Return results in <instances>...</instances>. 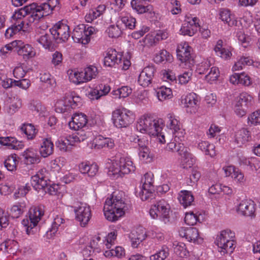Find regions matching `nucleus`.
<instances>
[{"mask_svg": "<svg viewBox=\"0 0 260 260\" xmlns=\"http://www.w3.org/2000/svg\"><path fill=\"white\" fill-rule=\"evenodd\" d=\"M123 194V192L115 191L110 198L106 199L103 210L106 218L109 221L114 222L117 220L128 210Z\"/></svg>", "mask_w": 260, "mask_h": 260, "instance_id": "1", "label": "nucleus"}, {"mask_svg": "<svg viewBox=\"0 0 260 260\" xmlns=\"http://www.w3.org/2000/svg\"><path fill=\"white\" fill-rule=\"evenodd\" d=\"M22 12L30 23L36 20H39L44 16H48L51 13L53 9L50 7L49 4L47 2L37 6L35 3L20 8Z\"/></svg>", "mask_w": 260, "mask_h": 260, "instance_id": "2", "label": "nucleus"}, {"mask_svg": "<svg viewBox=\"0 0 260 260\" xmlns=\"http://www.w3.org/2000/svg\"><path fill=\"white\" fill-rule=\"evenodd\" d=\"M136 167L130 158L120 157L116 158L112 163L109 168V175L114 178L122 177L125 174L134 172Z\"/></svg>", "mask_w": 260, "mask_h": 260, "instance_id": "3", "label": "nucleus"}, {"mask_svg": "<svg viewBox=\"0 0 260 260\" xmlns=\"http://www.w3.org/2000/svg\"><path fill=\"white\" fill-rule=\"evenodd\" d=\"M20 9L16 11L12 16L11 27H9L5 32V36L6 38H10L13 35L17 32L23 30L27 31L30 23L24 15Z\"/></svg>", "mask_w": 260, "mask_h": 260, "instance_id": "4", "label": "nucleus"}, {"mask_svg": "<svg viewBox=\"0 0 260 260\" xmlns=\"http://www.w3.org/2000/svg\"><path fill=\"white\" fill-rule=\"evenodd\" d=\"M136 128L140 132L152 136H158L161 130L158 120L147 115H143L139 118Z\"/></svg>", "mask_w": 260, "mask_h": 260, "instance_id": "5", "label": "nucleus"}, {"mask_svg": "<svg viewBox=\"0 0 260 260\" xmlns=\"http://www.w3.org/2000/svg\"><path fill=\"white\" fill-rule=\"evenodd\" d=\"M44 214V206L40 205L32 207L29 211V216L23 219L21 222L24 230L27 235L33 234L39 221Z\"/></svg>", "mask_w": 260, "mask_h": 260, "instance_id": "6", "label": "nucleus"}, {"mask_svg": "<svg viewBox=\"0 0 260 260\" xmlns=\"http://www.w3.org/2000/svg\"><path fill=\"white\" fill-rule=\"evenodd\" d=\"M235 233L227 229L222 231L216 239V244L221 255L226 253H232L235 248V242L233 240Z\"/></svg>", "mask_w": 260, "mask_h": 260, "instance_id": "7", "label": "nucleus"}, {"mask_svg": "<svg viewBox=\"0 0 260 260\" xmlns=\"http://www.w3.org/2000/svg\"><path fill=\"white\" fill-rule=\"evenodd\" d=\"M170 210L169 204L165 200H161L151 206L149 214L153 219H159L166 223L169 221Z\"/></svg>", "mask_w": 260, "mask_h": 260, "instance_id": "8", "label": "nucleus"}, {"mask_svg": "<svg viewBox=\"0 0 260 260\" xmlns=\"http://www.w3.org/2000/svg\"><path fill=\"white\" fill-rule=\"evenodd\" d=\"M112 119L116 127H126L133 122L134 115L132 112L125 109H117L112 112Z\"/></svg>", "mask_w": 260, "mask_h": 260, "instance_id": "9", "label": "nucleus"}, {"mask_svg": "<svg viewBox=\"0 0 260 260\" xmlns=\"http://www.w3.org/2000/svg\"><path fill=\"white\" fill-rule=\"evenodd\" d=\"M98 74L96 67L89 66L80 72H74L70 73V79L73 82L79 84L81 83L87 82L95 78Z\"/></svg>", "mask_w": 260, "mask_h": 260, "instance_id": "10", "label": "nucleus"}, {"mask_svg": "<svg viewBox=\"0 0 260 260\" xmlns=\"http://www.w3.org/2000/svg\"><path fill=\"white\" fill-rule=\"evenodd\" d=\"M95 31L92 26H86L83 24L76 26L73 31L72 38L74 42L85 45L89 43L90 36Z\"/></svg>", "mask_w": 260, "mask_h": 260, "instance_id": "11", "label": "nucleus"}, {"mask_svg": "<svg viewBox=\"0 0 260 260\" xmlns=\"http://www.w3.org/2000/svg\"><path fill=\"white\" fill-rule=\"evenodd\" d=\"M179 141H181L177 138L176 141L174 139V141L168 143L166 150L178 152L183 159V162L186 164V167L190 168L194 162V159L190 157V154L187 152L186 148Z\"/></svg>", "mask_w": 260, "mask_h": 260, "instance_id": "12", "label": "nucleus"}, {"mask_svg": "<svg viewBox=\"0 0 260 260\" xmlns=\"http://www.w3.org/2000/svg\"><path fill=\"white\" fill-rule=\"evenodd\" d=\"M253 98L247 92H242L235 100L234 111L240 117L245 115L246 108L252 104Z\"/></svg>", "mask_w": 260, "mask_h": 260, "instance_id": "13", "label": "nucleus"}, {"mask_svg": "<svg viewBox=\"0 0 260 260\" xmlns=\"http://www.w3.org/2000/svg\"><path fill=\"white\" fill-rule=\"evenodd\" d=\"M75 214V219L81 226H85L91 217L90 207L84 203H79L77 206H73Z\"/></svg>", "mask_w": 260, "mask_h": 260, "instance_id": "14", "label": "nucleus"}, {"mask_svg": "<svg viewBox=\"0 0 260 260\" xmlns=\"http://www.w3.org/2000/svg\"><path fill=\"white\" fill-rule=\"evenodd\" d=\"M166 119L167 127L172 131L175 140L176 141V139L178 138L182 141L185 132L182 129V124L178 117L173 113H169L167 115Z\"/></svg>", "mask_w": 260, "mask_h": 260, "instance_id": "15", "label": "nucleus"}, {"mask_svg": "<svg viewBox=\"0 0 260 260\" xmlns=\"http://www.w3.org/2000/svg\"><path fill=\"white\" fill-rule=\"evenodd\" d=\"M50 32L57 43L66 42L70 37L69 26L58 22L50 29Z\"/></svg>", "mask_w": 260, "mask_h": 260, "instance_id": "16", "label": "nucleus"}, {"mask_svg": "<svg viewBox=\"0 0 260 260\" xmlns=\"http://www.w3.org/2000/svg\"><path fill=\"white\" fill-rule=\"evenodd\" d=\"M199 21V19L196 17L186 16L180 29V34L184 36H193L200 27Z\"/></svg>", "mask_w": 260, "mask_h": 260, "instance_id": "17", "label": "nucleus"}, {"mask_svg": "<svg viewBox=\"0 0 260 260\" xmlns=\"http://www.w3.org/2000/svg\"><path fill=\"white\" fill-rule=\"evenodd\" d=\"M12 45L16 47L18 55L22 56L24 60L32 58L35 55V52L33 48L28 44H24L21 40H16L13 42Z\"/></svg>", "mask_w": 260, "mask_h": 260, "instance_id": "18", "label": "nucleus"}, {"mask_svg": "<svg viewBox=\"0 0 260 260\" xmlns=\"http://www.w3.org/2000/svg\"><path fill=\"white\" fill-rule=\"evenodd\" d=\"M256 205L254 202L250 200H244L239 203L237 212L242 215L253 217L255 214Z\"/></svg>", "mask_w": 260, "mask_h": 260, "instance_id": "19", "label": "nucleus"}, {"mask_svg": "<svg viewBox=\"0 0 260 260\" xmlns=\"http://www.w3.org/2000/svg\"><path fill=\"white\" fill-rule=\"evenodd\" d=\"M46 174H47L46 170H41L35 175L31 177V185L38 192L42 191L47 185L48 178L46 176Z\"/></svg>", "mask_w": 260, "mask_h": 260, "instance_id": "20", "label": "nucleus"}, {"mask_svg": "<svg viewBox=\"0 0 260 260\" xmlns=\"http://www.w3.org/2000/svg\"><path fill=\"white\" fill-rule=\"evenodd\" d=\"M155 70L153 66H148L144 68L138 77V82L143 87H147L151 83Z\"/></svg>", "mask_w": 260, "mask_h": 260, "instance_id": "21", "label": "nucleus"}, {"mask_svg": "<svg viewBox=\"0 0 260 260\" xmlns=\"http://www.w3.org/2000/svg\"><path fill=\"white\" fill-rule=\"evenodd\" d=\"M146 232L142 228H138L133 230L129 235L132 246L134 248L138 247V245L145 239Z\"/></svg>", "mask_w": 260, "mask_h": 260, "instance_id": "22", "label": "nucleus"}, {"mask_svg": "<svg viewBox=\"0 0 260 260\" xmlns=\"http://www.w3.org/2000/svg\"><path fill=\"white\" fill-rule=\"evenodd\" d=\"M87 122L86 116L82 113H77L72 117V120L69 122V126L72 129L79 131L84 128Z\"/></svg>", "mask_w": 260, "mask_h": 260, "instance_id": "23", "label": "nucleus"}, {"mask_svg": "<svg viewBox=\"0 0 260 260\" xmlns=\"http://www.w3.org/2000/svg\"><path fill=\"white\" fill-rule=\"evenodd\" d=\"M110 90V87L107 84H100L92 89L88 93L91 100H98L101 96L107 95Z\"/></svg>", "mask_w": 260, "mask_h": 260, "instance_id": "24", "label": "nucleus"}, {"mask_svg": "<svg viewBox=\"0 0 260 260\" xmlns=\"http://www.w3.org/2000/svg\"><path fill=\"white\" fill-rule=\"evenodd\" d=\"M191 48L187 44H180L176 50L178 59L182 62H186L191 58Z\"/></svg>", "mask_w": 260, "mask_h": 260, "instance_id": "25", "label": "nucleus"}, {"mask_svg": "<svg viewBox=\"0 0 260 260\" xmlns=\"http://www.w3.org/2000/svg\"><path fill=\"white\" fill-rule=\"evenodd\" d=\"M77 106L73 97L58 100L55 105V110L58 113H64L69 108H74Z\"/></svg>", "mask_w": 260, "mask_h": 260, "instance_id": "26", "label": "nucleus"}, {"mask_svg": "<svg viewBox=\"0 0 260 260\" xmlns=\"http://www.w3.org/2000/svg\"><path fill=\"white\" fill-rule=\"evenodd\" d=\"M121 55L115 50H108L104 59L105 66L112 67L121 62Z\"/></svg>", "mask_w": 260, "mask_h": 260, "instance_id": "27", "label": "nucleus"}, {"mask_svg": "<svg viewBox=\"0 0 260 260\" xmlns=\"http://www.w3.org/2000/svg\"><path fill=\"white\" fill-rule=\"evenodd\" d=\"M78 168L81 174L87 175L90 177L94 176L98 171V166L96 164H90L88 162H81L79 164Z\"/></svg>", "mask_w": 260, "mask_h": 260, "instance_id": "28", "label": "nucleus"}, {"mask_svg": "<svg viewBox=\"0 0 260 260\" xmlns=\"http://www.w3.org/2000/svg\"><path fill=\"white\" fill-rule=\"evenodd\" d=\"M250 133L247 128H242L237 131L235 133V142L239 147L248 142L250 140Z\"/></svg>", "mask_w": 260, "mask_h": 260, "instance_id": "29", "label": "nucleus"}, {"mask_svg": "<svg viewBox=\"0 0 260 260\" xmlns=\"http://www.w3.org/2000/svg\"><path fill=\"white\" fill-rule=\"evenodd\" d=\"M220 18L230 26H237L238 21L228 9H221L219 12Z\"/></svg>", "mask_w": 260, "mask_h": 260, "instance_id": "30", "label": "nucleus"}, {"mask_svg": "<svg viewBox=\"0 0 260 260\" xmlns=\"http://www.w3.org/2000/svg\"><path fill=\"white\" fill-rule=\"evenodd\" d=\"M129 141L131 145L140 150L148 145V140L145 137H141L136 135L130 136Z\"/></svg>", "mask_w": 260, "mask_h": 260, "instance_id": "31", "label": "nucleus"}, {"mask_svg": "<svg viewBox=\"0 0 260 260\" xmlns=\"http://www.w3.org/2000/svg\"><path fill=\"white\" fill-rule=\"evenodd\" d=\"M22 156L27 165L39 163L40 161V156L37 151L33 149H27L23 153Z\"/></svg>", "mask_w": 260, "mask_h": 260, "instance_id": "32", "label": "nucleus"}, {"mask_svg": "<svg viewBox=\"0 0 260 260\" xmlns=\"http://www.w3.org/2000/svg\"><path fill=\"white\" fill-rule=\"evenodd\" d=\"M54 145L50 138H46L43 140L41 145L40 152L43 157H46L51 155L53 152Z\"/></svg>", "mask_w": 260, "mask_h": 260, "instance_id": "33", "label": "nucleus"}, {"mask_svg": "<svg viewBox=\"0 0 260 260\" xmlns=\"http://www.w3.org/2000/svg\"><path fill=\"white\" fill-rule=\"evenodd\" d=\"M131 5L133 9L139 14L151 13L152 11V6L149 5L144 6L140 0H132Z\"/></svg>", "mask_w": 260, "mask_h": 260, "instance_id": "34", "label": "nucleus"}, {"mask_svg": "<svg viewBox=\"0 0 260 260\" xmlns=\"http://www.w3.org/2000/svg\"><path fill=\"white\" fill-rule=\"evenodd\" d=\"M37 41L46 49L49 51L54 50V44L52 42L51 35L49 34H42L37 39Z\"/></svg>", "mask_w": 260, "mask_h": 260, "instance_id": "35", "label": "nucleus"}, {"mask_svg": "<svg viewBox=\"0 0 260 260\" xmlns=\"http://www.w3.org/2000/svg\"><path fill=\"white\" fill-rule=\"evenodd\" d=\"M178 200L184 208H186L192 204L194 198L190 191L182 190L179 194Z\"/></svg>", "mask_w": 260, "mask_h": 260, "instance_id": "36", "label": "nucleus"}, {"mask_svg": "<svg viewBox=\"0 0 260 260\" xmlns=\"http://www.w3.org/2000/svg\"><path fill=\"white\" fill-rule=\"evenodd\" d=\"M123 30L122 26L118 24L117 20L115 24H111L107 27L106 32L109 38H117L121 36Z\"/></svg>", "mask_w": 260, "mask_h": 260, "instance_id": "37", "label": "nucleus"}, {"mask_svg": "<svg viewBox=\"0 0 260 260\" xmlns=\"http://www.w3.org/2000/svg\"><path fill=\"white\" fill-rule=\"evenodd\" d=\"M139 196L142 201L152 200L155 196L154 187H149L147 184L142 185Z\"/></svg>", "mask_w": 260, "mask_h": 260, "instance_id": "38", "label": "nucleus"}, {"mask_svg": "<svg viewBox=\"0 0 260 260\" xmlns=\"http://www.w3.org/2000/svg\"><path fill=\"white\" fill-rule=\"evenodd\" d=\"M117 21L118 24H119L120 26H122V24H123L124 26L126 28L133 29L135 27L136 22V19L131 16L120 15L118 17Z\"/></svg>", "mask_w": 260, "mask_h": 260, "instance_id": "39", "label": "nucleus"}, {"mask_svg": "<svg viewBox=\"0 0 260 260\" xmlns=\"http://www.w3.org/2000/svg\"><path fill=\"white\" fill-rule=\"evenodd\" d=\"M214 51L218 56L225 59L230 58L232 55V53L229 49L222 47V41L221 40L217 41Z\"/></svg>", "mask_w": 260, "mask_h": 260, "instance_id": "40", "label": "nucleus"}, {"mask_svg": "<svg viewBox=\"0 0 260 260\" xmlns=\"http://www.w3.org/2000/svg\"><path fill=\"white\" fill-rule=\"evenodd\" d=\"M198 148L206 155H209L211 157H213L216 155V151L215 150V146L213 144H211L207 141H202L198 144Z\"/></svg>", "mask_w": 260, "mask_h": 260, "instance_id": "41", "label": "nucleus"}, {"mask_svg": "<svg viewBox=\"0 0 260 260\" xmlns=\"http://www.w3.org/2000/svg\"><path fill=\"white\" fill-rule=\"evenodd\" d=\"M104 255L105 257L110 258L112 256L121 258L125 256V250L121 246H116L114 249L111 248L105 251Z\"/></svg>", "mask_w": 260, "mask_h": 260, "instance_id": "42", "label": "nucleus"}, {"mask_svg": "<svg viewBox=\"0 0 260 260\" xmlns=\"http://www.w3.org/2000/svg\"><path fill=\"white\" fill-rule=\"evenodd\" d=\"M184 104L186 108H192V112H195L196 107L198 105V100L196 94L191 93L187 94L184 100Z\"/></svg>", "mask_w": 260, "mask_h": 260, "instance_id": "43", "label": "nucleus"}, {"mask_svg": "<svg viewBox=\"0 0 260 260\" xmlns=\"http://www.w3.org/2000/svg\"><path fill=\"white\" fill-rule=\"evenodd\" d=\"M190 242L201 243L203 239L200 237L198 230L193 227L187 228V238Z\"/></svg>", "mask_w": 260, "mask_h": 260, "instance_id": "44", "label": "nucleus"}, {"mask_svg": "<svg viewBox=\"0 0 260 260\" xmlns=\"http://www.w3.org/2000/svg\"><path fill=\"white\" fill-rule=\"evenodd\" d=\"M173 247L174 252L180 257H184L187 256L188 251L184 243L175 242Z\"/></svg>", "mask_w": 260, "mask_h": 260, "instance_id": "45", "label": "nucleus"}, {"mask_svg": "<svg viewBox=\"0 0 260 260\" xmlns=\"http://www.w3.org/2000/svg\"><path fill=\"white\" fill-rule=\"evenodd\" d=\"M156 96L160 101L170 99L172 96V90L170 88L161 86L156 90Z\"/></svg>", "mask_w": 260, "mask_h": 260, "instance_id": "46", "label": "nucleus"}, {"mask_svg": "<svg viewBox=\"0 0 260 260\" xmlns=\"http://www.w3.org/2000/svg\"><path fill=\"white\" fill-rule=\"evenodd\" d=\"M18 141L13 137H0V144L2 146H7L9 149H17L18 145Z\"/></svg>", "mask_w": 260, "mask_h": 260, "instance_id": "47", "label": "nucleus"}, {"mask_svg": "<svg viewBox=\"0 0 260 260\" xmlns=\"http://www.w3.org/2000/svg\"><path fill=\"white\" fill-rule=\"evenodd\" d=\"M25 208L24 202L17 203L11 207L10 214L13 218H18L23 213Z\"/></svg>", "mask_w": 260, "mask_h": 260, "instance_id": "48", "label": "nucleus"}, {"mask_svg": "<svg viewBox=\"0 0 260 260\" xmlns=\"http://www.w3.org/2000/svg\"><path fill=\"white\" fill-rule=\"evenodd\" d=\"M172 59V55L166 50H161L158 53L156 54L154 57V61L156 63H159L164 61L170 62Z\"/></svg>", "mask_w": 260, "mask_h": 260, "instance_id": "49", "label": "nucleus"}, {"mask_svg": "<svg viewBox=\"0 0 260 260\" xmlns=\"http://www.w3.org/2000/svg\"><path fill=\"white\" fill-rule=\"evenodd\" d=\"M132 89L127 86H124L117 89L112 91L111 94L115 96V98H125L127 97L132 93Z\"/></svg>", "mask_w": 260, "mask_h": 260, "instance_id": "50", "label": "nucleus"}, {"mask_svg": "<svg viewBox=\"0 0 260 260\" xmlns=\"http://www.w3.org/2000/svg\"><path fill=\"white\" fill-rule=\"evenodd\" d=\"M169 255V248L164 246L156 253L150 257V260H165Z\"/></svg>", "mask_w": 260, "mask_h": 260, "instance_id": "51", "label": "nucleus"}, {"mask_svg": "<svg viewBox=\"0 0 260 260\" xmlns=\"http://www.w3.org/2000/svg\"><path fill=\"white\" fill-rule=\"evenodd\" d=\"M20 129L21 132L26 136L29 140L32 139L36 136V129L31 124H24Z\"/></svg>", "mask_w": 260, "mask_h": 260, "instance_id": "52", "label": "nucleus"}, {"mask_svg": "<svg viewBox=\"0 0 260 260\" xmlns=\"http://www.w3.org/2000/svg\"><path fill=\"white\" fill-rule=\"evenodd\" d=\"M64 220L60 215H56L54 217L51 227L47 233L50 232V235L55 234L58 231L59 227L63 223Z\"/></svg>", "mask_w": 260, "mask_h": 260, "instance_id": "53", "label": "nucleus"}, {"mask_svg": "<svg viewBox=\"0 0 260 260\" xmlns=\"http://www.w3.org/2000/svg\"><path fill=\"white\" fill-rule=\"evenodd\" d=\"M209 72L208 71L205 76V80L210 83L217 80L219 75V70L217 68L213 67L209 69Z\"/></svg>", "mask_w": 260, "mask_h": 260, "instance_id": "54", "label": "nucleus"}, {"mask_svg": "<svg viewBox=\"0 0 260 260\" xmlns=\"http://www.w3.org/2000/svg\"><path fill=\"white\" fill-rule=\"evenodd\" d=\"M18 160L17 159L16 155L9 156L5 161V167L9 171H13L16 170L17 164Z\"/></svg>", "mask_w": 260, "mask_h": 260, "instance_id": "55", "label": "nucleus"}, {"mask_svg": "<svg viewBox=\"0 0 260 260\" xmlns=\"http://www.w3.org/2000/svg\"><path fill=\"white\" fill-rule=\"evenodd\" d=\"M248 122L250 125H260V109L252 113L248 117Z\"/></svg>", "mask_w": 260, "mask_h": 260, "instance_id": "56", "label": "nucleus"}, {"mask_svg": "<svg viewBox=\"0 0 260 260\" xmlns=\"http://www.w3.org/2000/svg\"><path fill=\"white\" fill-rule=\"evenodd\" d=\"M139 156L141 161L146 163L151 160L152 157L150 156L149 149L148 146L139 150Z\"/></svg>", "mask_w": 260, "mask_h": 260, "instance_id": "57", "label": "nucleus"}, {"mask_svg": "<svg viewBox=\"0 0 260 260\" xmlns=\"http://www.w3.org/2000/svg\"><path fill=\"white\" fill-rule=\"evenodd\" d=\"M105 137L102 136H99L95 137L91 143V148L97 150H100L104 148V140Z\"/></svg>", "mask_w": 260, "mask_h": 260, "instance_id": "58", "label": "nucleus"}, {"mask_svg": "<svg viewBox=\"0 0 260 260\" xmlns=\"http://www.w3.org/2000/svg\"><path fill=\"white\" fill-rule=\"evenodd\" d=\"M117 237V233L115 231L112 232L106 237L105 241V245L107 249H111L113 245L114 244V241Z\"/></svg>", "mask_w": 260, "mask_h": 260, "instance_id": "59", "label": "nucleus"}, {"mask_svg": "<svg viewBox=\"0 0 260 260\" xmlns=\"http://www.w3.org/2000/svg\"><path fill=\"white\" fill-rule=\"evenodd\" d=\"M199 217L193 212L187 213L185 214L184 218L185 222L189 225H193L196 224L199 221Z\"/></svg>", "mask_w": 260, "mask_h": 260, "instance_id": "60", "label": "nucleus"}, {"mask_svg": "<svg viewBox=\"0 0 260 260\" xmlns=\"http://www.w3.org/2000/svg\"><path fill=\"white\" fill-rule=\"evenodd\" d=\"M58 188L59 186L57 184H50L47 183V185H46L42 192L45 193H48L50 195H55L57 192Z\"/></svg>", "mask_w": 260, "mask_h": 260, "instance_id": "61", "label": "nucleus"}, {"mask_svg": "<svg viewBox=\"0 0 260 260\" xmlns=\"http://www.w3.org/2000/svg\"><path fill=\"white\" fill-rule=\"evenodd\" d=\"M56 146L62 151L66 152L69 151L71 148V145L69 144V141L68 140H58L56 142Z\"/></svg>", "mask_w": 260, "mask_h": 260, "instance_id": "62", "label": "nucleus"}, {"mask_svg": "<svg viewBox=\"0 0 260 260\" xmlns=\"http://www.w3.org/2000/svg\"><path fill=\"white\" fill-rule=\"evenodd\" d=\"M245 164L249 166L253 171H257L260 169V161L256 158H252L250 160H246Z\"/></svg>", "mask_w": 260, "mask_h": 260, "instance_id": "63", "label": "nucleus"}, {"mask_svg": "<svg viewBox=\"0 0 260 260\" xmlns=\"http://www.w3.org/2000/svg\"><path fill=\"white\" fill-rule=\"evenodd\" d=\"M21 106V104L19 100L16 102H13L7 108V112L10 115L14 114Z\"/></svg>", "mask_w": 260, "mask_h": 260, "instance_id": "64", "label": "nucleus"}]
</instances>
